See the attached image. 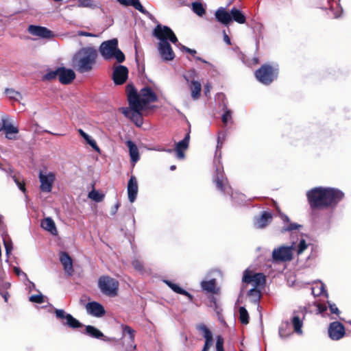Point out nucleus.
Segmentation results:
<instances>
[{"label": "nucleus", "mask_w": 351, "mask_h": 351, "mask_svg": "<svg viewBox=\"0 0 351 351\" xmlns=\"http://www.w3.org/2000/svg\"><path fill=\"white\" fill-rule=\"evenodd\" d=\"M86 311L93 316L100 317L105 315L106 311L104 306L97 302H90L86 305Z\"/></svg>", "instance_id": "obj_20"}, {"label": "nucleus", "mask_w": 351, "mask_h": 351, "mask_svg": "<svg viewBox=\"0 0 351 351\" xmlns=\"http://www.w3.org/2000/svg\"><path fill=\"white\" fill-rule=\"evenodd\" d=\"M184 79L186 80L187 83H189L192 99L193 100L198 99L200 97L202 90L200 82L196 80L189 82V80L186 76H184Z\"/></svg>", "instance_id": "obj_24"}, {"label": "nucleus", "mask_w": 351, "mask_h": 351, "mask_svg": "<svg viewBox=\"0 0 351 351\" xmlns=\"http://www.w3.org/2000/svg\"><path fill=\"white\" fill-rule=\"evenodd\" d=\"M306 247L307 244L306 243L305 240L302 239L298 244V253H302L306 249Z\"/></svg>", "instance_id": "obj_51"}, {"label": "nucleus", "mask_w": 351, "mask_h": 351, "mask_svg": "<svg viewBox=\"0 0 351 351\" xmlns=\"http://www.w3.org/2000/svg\"><path fill=\"white\" fill-rule=\"evenodd\" d=\"M29 300L34 303L41 304L44 302V297L42 294L33 295L29 298Z\"/></svg>", "instance_id": "obj_46"}, {"label": "nucleus", "mask_w": 351, "mask_h": 351, "mask_svg": "<svg viewBox=\"0 0 351 351\" xmlns=\"http://www.w3.org/2000/svg\"><path fill=\"white\" fill-rule=\"evenodd\" d=\"M329 308H330L331 313L336 314L337 315H339L340 314V311H339V308L337 307V306L335 304L329 303Z\"/></svg>", "instance_id": "obj_52"}, {"label": "nucleus", "mask_w": 351, "mask_h": 351, "mask_svg": "<svg viewBox=\"0 0 351 351\" xmlns=\"http://www.w3.org/2000/svg\"><path fill=\"white\" fill-rule=\"evenodd\" d=\"M247 295L250 297H252L254 298V302H258L261 297V291H260L259 288H257V287H254V288L251 289L248 291Z\"/></svg>", "instance_id": "obj_41"}, {"label": "nucleus", "mask_w": 351, "mask_h": 351, "mask_svg": "<svg viewBox=\"0 0 351 351\" xmlns=\"http://www.w3.org/2000/svg\"><path fill=\"white\" fill-rule=\"evenodd\" d=\"M78 35L82 36H86V37H93L95 36V34L84 31H80L78 32Z\"/></svg>", "instance_id": "obj_55"}, {"label": "nucleus", "mask_w": 351, "mask_h": 351, "mask_svg": "<svg viewBox=\"0 0 351 351\" xmlns=\"http://www.w3.org/2000/svg\"><path fill=\"white\" fill-rule=\"evenodd\" d=\"M123 336L128 335L132 342L134 341L135 330L128 325H121Z\"/></svg>", "instance_id": "obj_37"}, {"label": "nucleus", "mask_w": 351, "mask_h": 351, "mask_svg": "<svg viewBox=\"0 0 351 351\" xmlns=\"http://www.w3.org/2000/svg\"><path fill=\"white\" fill-rule=\"evenodd\" d=\"M192 10L199 16H202L206 13V10L203 4L198 1H195L191 3Z\"/></svg>", "instance_id": "obj_35"}, {"label": "nucleus", "mask_w": 351, "mask_h": 351, "mask_svg": "<svg viewBox=\"0 0 351 351\" xmlns=\"http://www.w3.org/2000/svg\"><path fill=\"white\" fill-rule=\"evenodd\" d=\"M183 49H184L186 52H187V53H190L191 55H192V56H195V54L197 53V51H196L195 49H190V48H189V47H184H184H183Z\"/></svg>", "instance_id": "obj_56"}, {"label": "nucleus", "mask_w": 351, "mask_h": 351, "mask_svg": "<svg viewBox=\"0 0 351 351\" xmlns=\"http://www.w3.org/2000/svg\"><path fill=\"white\" fill-rule=\"evenodd\" d=\"M4 245H5V248L6 252L8 253L12 250V245L10 243H9L8 242H6L5 241H4Z\"/></svg>", "instance_id": "obj_60"}, {"label": "nucleus", "mask_w": 351, "mask_h": 351, "mask_svg": "<svg viewBox=\"0 0 351 351\" xmlns=\"http://www.w3.org/2000/svg\"><path fill=\"white\" fill-rule=\"evenodd\" d=\"M128 73V69L125 66H114L112 79L116 85H122L127 81Z\"/></svg>", "instance_id": "obj_12"}, {"label": "nucleus", "mask_w": 351, "mask_h": 351, "mask_svg": "<svg viewBox=\"0 0 351 351\" xmlns=\"http://www.w3.org/2000/svg\"><path fill=\"white\" fill-rule=\"evenodd\" d=\"M58 80L62 84H69L75 78V72L71 69L58 67Z\"/></svg>", "instance_id": "obj_18"}, {"label": "nucleus", "mask_w": 351, "mask_h": 351, "mask_svg": "<svg viewBox=\"0 0 351 351\" xmlns=\"http://www.w3.org/2000/svg\"><path fill=\"white\" fill-rule=\"evenodd\" d=\"M99 52L106 60L114 58L119 63H121L125 60L124 53L118 47L117 38L103 42L99 47Z\"/></svg>", "instance_id": "obj_4"}, {"label": "nucleus", "mask_w": 351, "mask_h": 351, "mask_svg": "<svg viewBox=\"0 0 351 351\" xmlns=\"http://www.w3.org/2000/svg\"><path fill=\"white\" fill-rule=\"evenodd\" d=\"M271 219L272 215L270 213L264 211L259 217L256 219L254 226L256 228H264L271 222Z\"/></svg>", "instance_id": "obj_25"}, {"label": "nucleus", "mask_w": 351, "mask_h": 351, "mask_svg": "<svg viewBox=\"0 0 351 351\" xmlns=\"http://www.w3.org/2000/svg\"><path fill=\"white\" fill-rule=\"evenodd\" d=\"M121 5L128 6V0H117Z\"/></svg>", "instance_id": "obj_63"}, {"label": "nucleus", "mask_w": 351, "mask_h": 351, "mask_svg": "<svg viewBox=\"0 0 351 351\" xmlns=\"http://www.w3.org/2000/svg\"><path fill=\"white\" fill-rule=\"evenodd\" d=\"M119 283L117 280L109 276H101L98 279V287L101 292L108 297L118 295Z\"/></svg>", "instance_id": "obj_6"}, {"label": "nucleus", "mask_w": 351, "mask_h": 351, "mask_svg": "<svg viewBox=\"0 0 351 351\" xmlns=\"http://www.w3.org/2000/svg\"><path fill=\"white\" fill-rule=\"evenodd\" d=\"M301 226L296 223H290L286 228H283L282 232L298 230Z\"/></svg>", "instance_id": "obj_48"}, {"label": "nucleus", "mask_w": 351, "mask_h": 351, "mask_svg": "<svg viewBox=\"0 0 351 351\" xmlns=\"http://www.w3.org/2000/svg\"><path fill=\"white\" fill-rule=\"evenodd\" d=\"M88 196L89 198L95 200L97 202H101L104 198V194H101L97 191L94 190V189L92 190L90 192H89Z\"/></svg>", "instance_id": "obj_40"}, {"label": "nucleus", "mask_w": 351, "mask_h": 351, "mask_svg": "<svg viewBox=\"0 0 351 351\" xmlns=\"http://www.w3.org/2000/svg\"><path fill=\"white\" fill-rule=\"evenodd\" d=\"M213 342H205L202 351H208Z\"/></svg>", "instance_id": "obj_57"}, {"label": "nucleus", "mask_w": 351, "mask_h": 351, "mask_svg": "<svg viewBox=\"0 0 351 351\" xmlns=\"http://www.w3.org/2000/svg\"><path fill=\"white\" fill-rule=\"evenodd\" d=\"M165 282L168 285V287H170L176 293H179V294L184 293V289L182 288H181L178 285L173 283L169 280H165Z\"/></svg>", "instance_id": "obj_42"}, {"label": "nucleus", "mask_w": 351, "mask_h": 351, "mask_svg": "<svg viewBox=\"0 0 351 351\" xmlns=\"http://www.w3.org/2000/svg\"><path fill=\"white\" fill-rule=\"evenodd\" d=\"M78 133L80 136L85 139L86 143L90 145L95 150L99 151V148L97 145L95 140L92 139L88 134H87L83 130L79 129Z\"/></svg>", "instance_id": "obj_34"}, {"label": "nucleus", "mask_w": 351, "mask_h": 351, "mask_svg": "<svg viewBox=\"0 0 351 351\" xmlns=\"http://www.w3.org/2000/svg\"><path fill=\"white\" fill-rule=\"evenodd\" d=\"M223 343H224L223 338L221 335H218L217 337V341H216L217 351H224Z\"/></svg>", "instance_id": "obj_45"}, {"label": "nucleus", "mask_w": 351, "mask_h": 351, "mask_svg": "<svg viewBox=\"0 0 351 351\" xmlns=\"http://www.w3.org/2000/svg\"><path fill=\"white\" fill-rule=\"evenodd\" d=\"M243 282L252 284L254 287H263L266 283V277L263 273H254L249 269L245 270L243 276Z\"/></svg>", "instance_id": "obj_8"}, {"label": "nucleus", "mask_w": 351, "mask_h": 351, "mask_svg": "<svg viewBox=\"0 0 351 351\" xmlns=\"http://www.w3.org/2000/svg\"><path fill=\"white\" fill-rule=\"evenodd\" d=\"M39 180L40 182V190L45 193L51 192L53 184L56 180L55 174L52 172H49L47 175H45L40 171L39 173Z\"/></svg>", "instance_id": "obj_15"}, {"label": "nucleus", "mask_w": 351, "mask_h": 351, "mask_svg": "<svg viewBox=\"0 0 351 351\" xmlns=\"http://www.w3.org/2000/svg\"><path fill=\"white\" fill-rule=\"evenodd\" d=\"M196 328L199 332L202 333L205 339V342H213L211 331L205 324H199L197 326Z\"/></svg>", "instance_id": "obj_31"}, {"label": "nucleus", "mask_w": 351, "mask_h": 351, "mask_svg": "<svg viewBox=\"0 0 351 351\" xmlns=\"http://www.w3.org/2000/svg\"><path fill=\"white\" fill-rule=\"evenodd\" d=\"M60 261L62 263L65 272L69 276H71L74 269L73 267V260L69 254L66 252H61L60 254Z\"/></svg>", "instance_id": "obj_21"}, {"label": "nucleus", "mask_w": 351, "mask_h": 351, "mask_svg": "<svg viewBox=\"0 0 351 351\" xmlns=\"http://www.w3.org/2000/svg\"><path fill=\"white\" fill-rule=\"evenodd\" d=\"M79 5L82 7H90L91 5L90 0H79Z\"/></svg>", "instance_id": "obj_53"}, {"label": "nucleus", "mask_w": 351, "mask_h": 351, "mask_svg": "<svg viewBox=\"0 0 351 351\" xmlns=\"http://www.w3.org/2000/svg\"><path fill=\"white\" fill-rule=\"evenodd\" d=\"M189 141L190 133L188 132L182 141L176 144L175 152L176 153V157L178 159L182 160L184 158V152L189 148Z\"/></svg>", "instance_id": "obj_19"}, {"label": "nucleus", "mask_w": 351, "mask_h": 351, "mask_svg": "<svg viewBox=\"0 0 351 351\" xmlns=\"http://www.w3.org/2000/svg\"><path fill=\"white\" fill-rule=\"evenodd\" d=\"M281 217H282V220H283L285 222H287V223H288V222L289 221V217H288L287 215H281Z\"/></svg>", "instance_id": "obj_64"}, {"label": "nucleus", "mask_w": 351, "mask_h": 351, "mask_svg": "<svg viewBox=\"0 0 351 351\" xmlns=\"http://www.w3.org/2000/svg\"><path fill=\"white\" fill-rule=\"evenodd\" d=\"M230 15L232 17V21H234L239 24H244L246 21V17L244 14L236 8H232L231 9Z\"/></svg>", "instance_id": "obj_30"}, {"label": "nucleus", "mask_w": 351, "mask_h": 351, "mask_svg": "<svg viewBox=\"0 0 351 351\" xmlns=\"http://www.w3.org/2000/svg\"><path fill=\"white\" fill-rule=\"evenodd\" d=\"M239 320L243 324H247L249 323L250 317L245 307L241 306L239 309Z\"/></svg>", "instance_id": "obj_36"}, {"label": "nucleus", "mask_w": 351, "mask_h": 351, "mask_svg": "<svg viewBox=\"0 0 351 351\" xmlns=\"http://www.w3.org/2000/svg\"><path fill=\"white\" fill-rule=\"evenodd\" d=\"M98 53L92 47L81 49L73 58V67L80 73L90 72L96 64Z\"/></svg>", "instance_id": "obj_2"}, {"label": "nucleus", "mask_w": 351, "mask_h": 351, "mask_svg": "<svg viewBox=\"0 0 351 351\" xmlns=\"http://www.w3.org/2000/svg\"><path fill=\"white\" fill-rule=\"evenodd\" d=\"M128 101L130 108L133 110L129 119L134 122L136 125L139 127L143 123V118L141 112L145 108H143L138 102H136L137 101L135 100L134 97H130V101Z\"/></svg>", "instance_id": "obj_9"}, {"label": "nucleus", "mask_w": 351, "mask_h": 351, "mask_svg": "<svg viewBox=\"0 0 351 351\" xmlns=\"http://www.w3.org/2000/svg\"><path fill=\"white\" fill-rule=\"evenodd\" d=\"M13 178H14L15 183L19 186V189L21 190L23 192H25V182L23 181H20V180L18 178H16V176H14Z\"/></svg>", "instance_id": "obj_50"}, {"label": "nucleus", "mask_w": 351, "mask_h": 351, "mask_svg": "<svg viewBox=\"0 0 351 351\" xmlns=\"http://www.w3.org/2000/svg\"><path fill=\"white\" fill-rule=\"evenodd\" d=\"M224 40L228 45H231L230 38L229 36L224 32Z\"/></svg>", "instance_id": "obj_62"}, {"label": "nucleus", "mask_w": 351, "mask_h": 351, "mask_svg": "<svg viewBox=\"0 0 351 351\" xmlns=\"http://www.w3.org/2000/svg\"><path fill=\"white\" fill-rule=\"evenodd\" d=\"M0 294L4 298L5 302H7L9 297V293L5 291H0Z\"/></svg>", "instance_id": "obj_59"}, {"label": "nucleus", "mask_w": 351, "mask_h": 351, "mask_svg": "<svg viewBox=\"0 0 351 351\" xmlns=\"http://www.w3.org/2000/svg\"><path fill=\"white\" fill-rule=\"evenodd\" d=\"M279 335L281 337H287L289 336V335L285 332V330L282 327L279 328Z\"/></svg>", "instance_id": "obj_58"}, {"label": "nucleus", "mask_w": 351, "mask_h": 351, "mask_svg": "<svg viewBox=\"0 0 351 351\" xmlns=\"http://www.w3.org/2000/svg\"><path fill=\"white\" fill-rule=\"evenodd\" d=\"M3 130L5 132V136L7 138L12 140L15 139V136H12V134L19 133V129L17 127L14 126L12 124L4 121L3 122Z\"/></svg>", "instance_id": "obj_28"}, {"label": "nucleus", "mask_w": 351, "mask_h": 351, "mask_svg": "<svg viewBox=\"0 0 351 351\" xmlns=\"http://www.w3.org/2000/svg\"><path fill=\"white\" fill-rule=\"evenodd\" d=\"M329 337L334 341L342 339L346 335V329L343 324L335 321L330 324L328 328Z\"/></svg>", "instance_id": "obj_11"}, {"label": "nucleus", "mask_w": 351, "mask_h": 351, "mask_svg": "<svg viewBox=\"0 0 351 351\" xmlns=\"http://www.w3.org/2000/svg\"><path fill=\"white\" fill-rule=\"evenodd\" d=\"M232 119V112L229 110L225 111L222 115V122L224 124H227L228 122Z\"/></svg>", "instance_id": "obj_47"}, {"label": "nucleus", "mask_w": 351, "mask_h": 351, "mask_svg": "<svg viewBox=\"0 0 351 351\" xmlns=\"http://www.w3.org/2000/svg\"><path fill=\"white\" fill-rule=\"evenodd\" d=\"M184 293H182L181 295L186 296L189 299L190 301L193 300V296L190 293H189L188 291H186L184 289Z\"/></svg>", "instance_id": "obj_61"}, {"label": "nucleus", "mask_w": 351, "mask_h": 351, "mask_svg": "<svg viewBox=\"0 0 351 351\" xmlns=\"http://www.w3.org/2000/svg\"><path fill=\"white\" fill-rule=\"evenodd\" d=\"M132 265L136 271H138L140 272L144 271V265L141 261L138 259H134V261H132Z\"/></svg>", "instance_id": "obj_44"}, {"label": "nucleus", "mask_w": 351, "mask_h": 351, "mask_svg": "<svg viewBox=\"0 0 351 351\" xmlns=\"http://www.w3.org/2000/svg\"><path fill=\"white\" fill-rule=\"evenodd\" d=\"M341 190L332 187H314L306 193L308 203L311 210L334 209L344 198Z\"/></svg>", "instance_id": "obj_1"}, {"label": "nucleus", "mask_w": 351, "mask_h": 351, "mask_svg": "<svg viewBox=\"0 0 351 351\" xmlns=\"http://www.w3.org/2000/svg\"><path fill=\"white\" fill-rule=\"evenodd\" d=\"M158 51L164 61H171L175 58V53L169 42L159 43Z\"/></svg>", "instance_id": "obj_17"}, {"label": "nucleus", "mask_w": 351, "mask_h": 351, "mask_svg": "<svg viewBox=\"0 0 351 351\" xmlns=\"http://www.w3.org/2000/svg\"><path fill=\"white\" fill-rule=\"evenodd\" d=\"M138 186L137 180L134 176H132L128 183V195L130 202H134L136 198Z\"/></svg>", "instance_id": "obj_22"}, {"label": "nucleus", "mask_w": 351, "mask_h": 351, "mask_svg": "<svg viewBox=\"0 0 351 351\" xmlns=\"http://www.w3.org/2000/svg\"><path fill=\"white\" fill-rule=\"evenodd\" d=\"M125 92L128 101H130V97H134L136 102H138L144 108L148 104L158 101V96L149 86L143 88L138 93L133 84H128L125 87Z\"/></svg>", "instance_id": "obj_3"}, {"label": "nucleus", "mask_w": 351, "mask_h": 351, "mask_svg": "<svg viewBox=\"0 0 351 351\" xmlns=\"http://www.w3.org/2000/svg\"><path fill=\"white\" fill-rule=\"evenodd\" d=\"M4 93L12 100L18 101L19 98L22 97L21 94L13 88H7Z\"/></svg>", "instance_id": "obj_38"}, {"label": "nucleus", "mask_w": 351, "mask_h": 351, "mask_svg": "<svg viewBox=\"0 0 351 351\" xmlns=\"http://www.w3.org/2000/svg\"><path fill=\"white\" fill-rule=\"evenodd\" d=\"M28 32L33 36H38L42 38L50 39L54 34L52 31L45 27L30 25L28 27Z\"/></svg>", "instance_id": "obj_16"}, {"label": "nucleus", "mask_w": 351, "mask_h": 351, "mask_svg": "<svg viewBox=\"0 0 351 351\" xmlns=\"http://www.w3.org/2000/svg\"><path fill=\"white\" fill-rule=\"evenodd\" d=\"M85 334L97 339L104 337V334L99 330L90 325L86 326Z\"/></svg>", "instance_id": "obj_33"}, {"label": "nucleus", "mask_w": 351, "mask_h": 351, "mask_svg": "<svg viewBox=\"0 0 351 351\" xmlns=\"http://www.w3.org/2000/svg\"><path fill=\"white\" fill-rule=\"evenodd\" d=\"M41 227L50 232L52 234H57V229L53 220L50 217L45 218L41 221Z\"/></svg>", "instance_id": "obj_29"}, {"label": "nucleus", "mask_w": 351, "mask_h": 351, "mask_svg": "<svg viewBox=\"0 0 351 351\" xmlns=\"http://www.w3.org/2000/svg\"><path fill=\"white\" fill-rule=\"evenodd\" d=\"M128 6H133L136 10H138L142 14H149V12L141 5L139 0H128Z\"/></svg>", "instance_id": "obj_39"}, {"label": "nucleus", "mask_w": 351, "mask_h": 351, "mask_svg": "<svg viewBox=\"0 0 351 351\" xmlns=\"http://www.w3.org/2000/svg\"><path fill=\"white\" fill-rule=\"evenodd\" d=\"M136 63H137V66H138V72L139 73H144L145 72V65L143 64V65H140V63H139V61L137 58V56H136Z\"/></svg>", "instance_id": "obj_54"}, {"label": "nucleus", "mask_w": 351, "mask_h": 351, "mask_svg": "<svg viewBox=\"0 0 351 351\" xmlns=\"http://www.w3.org/2000/svg\"><path fill=\"white\" fill-rule=\"evenodd\" d=\"M59 71L58 68L55 71H49L43 77V80H52L58 77Z\"/></svg>", "instance_id": "obj_43"}, {"label": "nucleus", "mask_w": 351, "mask_h": 351, "mask_svg": "<svg viewBox=\"0 0 351 351\" xmlns=\"http://www.w3.org/2000/svg\"><path fill=\"white\" fill-rule=\"evenodd\" d=\"M291 323L293 324L294 331L298 334H301L302 332V328L303 326V322L302 319L296 314V312L293 313Z\"/></svg>", "instance_id": "obj_32"}, {"label": "nucleus", "mask_w": 351, "mask_h": 351, "mask_svg": "<svg viewBox=\"0 0 351 351\" xmlns=\"http://www.w3.org/2000/svg\"><path fill=\"white\" fill-rule=\"evenodd\" d=\"M213 182L218 191L225 193L228 186L227 179L225 178L223 168L217 167L213 177Z\"/></svg>", "instance_id": "obj_14"}, {"label": "nucleus", "mask_w": 351, "mask_h": 351, "mask_svg": "<svg viewBox=\"0 0 351 351\" xmlns=\"http://www.w3.org/2000/svg\"><path fill=\"white\" fill-rule=\"evenodd\" d=\"M201 287L207 293L218 294L219 292V288L217 287L216 279L215 278L210 280H203L201 282Z\"/></svg>", "instance_id": "obj_26"}, {"label": "nucleus", "mask_w": 351, "mask_h": 351, "mask_svg": "<svg viewBox=\"0 0 351 351\" xmlns=\"http://www.w3.org/2000/svg\"><path fill=\"white\" fill-rule=\"evenodd\" d=\"M153 36L160 40V43L170 41L176 44L178 40L172 29L166 25H157L153 31Z\"/></svg>", "instance_id": "obj_7"}, {"label": "nucleus", "mask_w": 351, "mask_h": 351, "mask_svg": "<svg viewBox=\"0 0 351 351\" xmlns=\"http://www.w3.org/2000/svg\"><path fill=\"white\" fill-rule=\"evenodd\" d=\"M217 21L224 25H228L232 22L230 12H227L224 8H219L215 14Z\"/></svg>", "instance_id": "obj_23"}, {"label": "nucleus", "mask_w": 351, "mask_h": 351, "mask_svg": "<svg viewBox=\"0 0 351 351\" xmlns=\"http://www.w3.org/2000/svg\"><path fill=\"white\" fill-rule=\"evenodd\" d=\"M119 112H121V113H123L124 114V116L127 118H130L133 110L131 109L130 108H125V107H122V108H120L119 109Z\"/></svg>", "instance_id": "obj_49"}, {"label": "nucleus", "mask_w": 351, "mask_h": 351, "mask_svg": "<svg viewBox=\"0 0 351 351\" xmlns=\"http://www.w3.org/2000/svg\"><path fill=\"white\" fill-rule=\"evenodd\" d=\"M279 73L278 66L264 64L255 71L256 80L264 85H269L277 79Z\"/></svg>", "instance_id": "obj_5"}, {"label": "nucleus", "mask_w": 351, "mask_h": 351, "mask_svg": "<svg viewBox=\"0 0 351 351\" xmlns=\"http://www.w3.org/2000/svg\"><path fill=\"white\" fill-rule=\"evenodd\" d=\"M126 145L129 149L131 161L135 164L140 158L138 149L136 144L130 140L126 141Z\"/></svg>", "instance_id": "obj_27"}, {"label": "nucleus", "mask_w": 351, "mask_h": 351, "mask_svg": "<svg viewBox=\"0 0 351 351\" xmlns=\"http://www.w3.org/2000/svg\"><path fill=\"white\" fill-rule=\"evenodd\" d=\"M272 258L274 261L287 262L293 258L291 247L281 246L277 249H274L272 252Z\"/></svg>", "instance_id": "obj_13"}, {"label": "nucleus", "mask_w": 351, "mask_h": 351, "mask_svg": "<svg viewBox=\"0 0 351 351\" xmlns=\"http://www.w3.org/2000/svg\"><path fill=\"white\" fill-rule=\"evenodd\" d=\"M56 317L61 320L65 319V322H62L63 325L66 326L72 329H77L84 326L79 320L75 319L72 315L66 313L63 309H55Z\"/></svg>", "instance_id": "obj_10"}]
</instances>
